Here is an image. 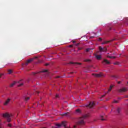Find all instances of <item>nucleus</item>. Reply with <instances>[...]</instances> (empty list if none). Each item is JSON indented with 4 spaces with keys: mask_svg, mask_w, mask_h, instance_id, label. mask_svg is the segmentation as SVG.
<instances>
[{
    "mask_svg": "<svg viewBox=\"0 0 128 128\" xmlns=\"http://www.w3.org/2000/svg\"><path fill=\"white\" fill-rule=\"evenodd\" d=\"M90 116V114H86L84 115L82 117H80L78 122V126H84L86 124V121L84 120L88 118Z\"/></svg>",
    "mask_w": 128,
    "mask_h": 128,
    "instance_id": "f257e3e1",
    "label": "nucleus"
},
{
    "mask_svg": "<svg viewBox=\"0 0 128 128\" xmlns=\"http://www.w3.org/2000/svg\"><path fill=\"white\" fill-rule=\"evenodd\" d=\"M2 116L3 118H5L7 119V122H11L12 120H10V116H12V114H8V113H4L2 114Z\"/></svg>",
    "mask_w": 128,
    "mask_h": 128,
    "instance_id": "f03ea898",
    "label": "nucleus"
},
{
    "mask_svg": "<svg viewBox=\"0 0 128 128\" xmlns=\"http://www.w3.org/2000/svg\"><path fill=\"white\" fill-rule=\"evenodd\" d=\"M22 80H20L18 82H14L12 83L10 85V88H12L16 84H20L18 85V86H24V83H20Z\"/></svg>",
    "mask_w": 128,
    "mask_h": 128,
    "instance_id": "7ed1b4c3",
    "label": "nucleus"
},
{
    "mask_svg": "<svg viewBox=\"0 0 128 128\" xmlns=\"http://www.w3.org/2000/svg\"><path fill=\"white\" fill-rule=\"evenodd\" d=\"M66 122H65V121H63L62 122V124H56V126H57V128H60L62 126H64V128H70V127H67L66 126Z\"/></svg>",
    "mask_w": 128,
    "mask_h": 128,
    "instance_id": "20e7f679",
    "label": "nucleus"
},
{
    "mask_svg": "<svg viewBox=\"0 0 128 128\" xmlns=\"http://www.w3.org/2000/svg\"><path fill=\"white\" fill-rule=\"evenodd\" d=\"M40 72H45L47 76H48V70H44L40 72H32V74H33V76H36V74H38Z\"/></svg>",
    "mask_w": 128,
    "mask_h": 128,
    "instance_id": "39448f33",
    "label": "nucleus"
},
{
    "mask_svg": "<svg viewBox=\"0 0 128 128\" xmlns=\"http://www.w3.org/2000/svg\"><path fill=\"white\" fill-rule=\"evenodd\" d=\"M128 88H122L118 89V92H128Z\"/></svg>",
    "mask_w": 128,
    "mask_h": 128,
    "instance_id": "423d86ee",
    "label": "nucleus"
},
{
    "mask_svg": "<svg viewBox=\"0 0 128 128\" xmlns=\"http://www.w3.org/2000/svg\"><path fill=\"white\" fill-rule=\"evenodd\" d=\"M95 104L94 102H90L89 103V104H87L86 106L87 108H94V106H95Z\"/></svg>",
    "mask_w": 128,
    "mask_h": 128,
    "instance_id": "0eeeda50",
    "label": "nucleus"
},
{
    "mask_svg": "<svg viewBox=\"0 0 128 128\" xmlns=\"http://www.w3.org/2000/svg\"><path fill=\"white\" fill-rule=\"evenodd\" d=\"M99 50L100 52H106L107 49L106 48H102V46H99Z\"/></svg>",
    "mask_w": 128,
    "mask_h": 128,
    "instance_id": "6e6552de",
    "label": "nucleus"
},
{
    "mask_svg": "<svg viewBox=\"0 0 128 128\" xmlns=\"http://www.w3.org/2000/svg\"><path fill=\"white\" fill-rule=\"evenodd\" d=\"M92 76H94L96 78H102V76H104V75H102V74L100 73L99 74H92Z\"/></svg>",
    "mask_w": 128,
    "mask_h": 128,
    "instance_id": "1a4fd4ad",
    "label": "nucleus"
},
{
    "mask_svg": "<svg viewBox=\"0 0 128 128\" xmlns=\"http://www.w3.org/2000/svg\"><path fill=\"white\" fill-rule=\"evenodd\" d=\"M32 62V59H29L25 62V64H24L25 66H28V64H30V62Z\"/></svg>",
    "mask_w": 128,
    "mask_h": 128,
    "instance_id": "9d476101",
    "label": "nucleus"
},
{
    "mask_svg": "<svg viewBox=\"0 0 128 128\" xmlns=\"http://www.w3.org/2000/svg\"><path fill=\"white\" fill-rule=\"evenodd\" d=\"M10 98L7 99L6 100L4 104V106H8V104H10Z\"/></svg>",
    "mask_w": 128,
    "mask_h": 128,
    "instance_id": "9b49d317",
    "label": "nucleus"
},
{
    "mask_svg": "<svg viewBox=\"0 0 128 128\" xmlns=\"http://www.w3.org/2000/svg\"><path fill=\"white\" fill-rule=\"evenodd\" d=\"M116 39H112L111 40H108V41H104V42H103L102 43V44H108V42H114V40Z\"/></svg>",
    "mask_w": 128,
    "mask_h": 128,
    "instance_id": "f8f14e48",
    "label": "nucleus"
},
{
    "mask_svg": "<svg viewBox=\"0 0 128 128\" xmlns=\"http://www.w3.org/2000/svg\"><path fill=\"white\" fill-rule=\"evenodd\" d=\"M102 62V64H104V62H105V64H110V61L106 59H104Z\"/></svg>",
    "mask_w": 128,
    "mask_h": 128,
    "instance_id": "ddd939ff",
    "label": "nucleus"
},
{
    "mask_svg": "<svg viewBox=\"0 0 128 128\" xmlns=\"http://www.w3.org/2000/svg\"><path fill=\"white\" fill-rule=\"evenodd\" d=\"M112 88H114V85L110 86V87L109 88L108 91L106 92V94H108L110 92H112Z\"/></svg>",
    "mask_w": 128,
    "mask_h": 128,
    "instance_id": "4468645a",
    "label": "nucleus"
},
{
    "mask_svg": "<svg viewBox=\"0 0 128 128\" xmlns=\"http://www.w3.org/2000/svg\"><path fill=\"white\" fill-rule=\"evenodd\" d=\"M96 60H102V56L100 55H96Z\"/></svg>",
    "mask_w": 128,
    "mask_h": 128,
    "instance_id": "2eb2a0df",
    "label": "nucleus"
},
{
    "mask_svg": "<svg viewBox=\"0 0 128 128\" xmlns=\"http://www.w3.org/2000/svg\"><path fill=\"white\" fill-rule=\"evenodd\" d=\"M121 110H122V108H117L116 112H117L118 114H120Z\"/></svg>",
    "mask_w": 128,
    "mask_h": 128,
    "instance_id": "dca6fc26",
    "label": "nucleus"
},
{
    "mask_svg": "<svg viewBox=\"0 0 128 128\" xmlns=\"http://www.w3.org/2000/svg\"><path fill=\"white\" fill-rule=\"evenodd\" d=\"M70 64H80V65L82 64V63H78V62L74 63V62H70Z\"/></svg>",
    "mask_w": 128,
    "mask_h": 128,
    "instance_id": "f3484780",
    "label": "nucleus"
},
{
    "mask_svg": "<svg viewBox=\"0 0 128 128\" xmlns=\"http://www.w3.org/2000/svg\"><path fill=\"white\" fill-rule=\"evenodd\" d=\"M62 116H70V112H66L62 114Z\"/></svg>",
    "mask_w": 128,
    "mask_h": 128,
    "instance_id": "a211bd4d",
    "label": "nucleus"
},
{
    "mask_svg": "<svg viewBox=\"0 0 128 128\" xmlns=\"http://www.w3.org/2000/svg\"><path fill=\"white\" fill-rule=\"evenodd\" d=\"M8 74H12V70L10 69L8 70Z\"/></svg>",
    "mask_w": 128,
    "mask_h": 128,
    "instance_id": "6ab92c4d",
    "label": "nucleus"
},
{
    "mask_svg": "<svg viewBox=\"0 0 128 128\" xmlns=\"http://www.w3.org/2000/svg\"><path fill=\"white\" fill-rule=\"evenodd\" d=\"M92 50V48H87L86 50V52H90V50Z\"/></svg>",
    "mask_w": 128,
    "mask_h": 128,
    "instance_id": "aec40b11",
    "label": "nucleus"
},
{
    "mask_svg": "<svg viewBox=\"0 0 128 128\" xmlns=\"http://www.w3.org/2000/svg\"><path fill=\"white\" fill-rule=\"evenodd\" d=\"M107 57L109 58H116V57L114 56H107Z\"/></svg>",
    "mask_w": 128,
    "mask_h": 128,
    "instance_id": "412c9836",
    "label": "nucleus"
},
{
    "mask_svg": "<svg viewBox=\"0 0 128 128\" xmlns=\"http://www.w3.org/2000/svg\"><path fill=\"white\" fill-rule=\"evenodd\" d=\"M28 100H30V97H24V100L26 102H28Z\"/></svg>",
    "mask_w": 128,
    "mask_h": 128,
    "instance_id": "4be33fe9",
    "label": "nucleus"
},
{
    "mask_svg": "<svg viewBox=\"0 0 128 128\" xmlns=\"http://www.w3.org/2000/svg\"><path fill=\"white\" fill-rule=\"evenodd\" d=\"M100 120H106V119L104 118V116H100Z\"/></svg>",
    "mask_w": 128,
    "mask_h": 128,
    "instance_id": "5701e85b",
    "label": "nucleus"
},
{
    "mask_svg": "<svg viewBox=\"0 0 128 128\" xmlns=\"http://www.w3.org/2000/svg\"><path fill=\"white\" fill-rule=\"evenodd\" d=\"M76 112L80 114V109L76 110Z\"/></svg>",
    "mask_w": 128,
    "mask_h": 128,
    "instance_id": "b1692460",
    "label": "nucleus"
},
{
    "mask_svg": "<svg viewBox=\"0 0 128 128\" xmlns=\"http://www.w3.org/2000/svg\"><path fill=\"white\" fill-rule=\"evenodd\" d=\"M112 102L114 104H118V100H114V101H113Z\"/></svg>",
    "mask_w": 128,
    "mask_h": 128,
    "instance_id": "393cba45",
    "label": "nucleus"
},
{
    "mask_svg": "<svg viewBox=\"0 0 128 128\" xmlns=\"http://www.w3.org/2000/svg\"><path fill=\"white\" fill-rule=\"evenodd\" d=\"M84 62H90V60L88 59H86L84 60Z\"/></svg>",
    "mask_w": 128,
    "mask_h": 128,
    "instance_id": "a878e982",
    "label": "nucleus"
},
{
    "mask_svg": "<svg viewBox=\"0 0 128 128\" xmlns=\"http://www.w3.org/2000/svg\"><path fill=\"white\" fill-rule=\"evenodd\" d=\"M75 46H80V43H76V44H75Z\"/></svg>",
    "mask_w": 128,
    "mask_h": 128,
    "instance_id": "bb28decb",
    "label": "nucleus"
},
{
    "mask_svg": "<svg viewBox=\"0 0 128 128\" xmlns=\"http://www.w3.org/2000/svg\"><path fill=\"white\" fill-rule=\"evenodd\" d=\"M102 39L101 38H98V40H99V42H102Z\"/></svg>",
    "mask_w": 128,
    "mask_h": 128,
    "instance_id": "cd10ccee",
    "label": "nucleus"
},
{
    "mask_svg": "<svg viewBox=\"0 0 128 128\" xmlns=\"http://www.w3.org/2000/svg\"><path fill=\"white\" fill-rule=\"evenodd\" d=\"M60 97V95H58V94H56V98H58Z\"/></svg>",
    "mask_w": 128,
    "mask_h": 128,
    "instance_id": "c85d7f7f",
    "label": "nucleus"
},
{
    "mask_svg": "<svg viewBox=\"0 0 128 128\" xmlns=\"http://www.w3.org/2000/svg\"><path fill=\"white\" fill-rule=\"evenodd\" d=\"M104 96H106V94L102 95L101 97H100V98H104Z\"/></svg>",
    "mask_w": 128,
    "mask_h": 128,
    "instance_id": "c756f323",
    "label": "nucleus"
},
{
    "mask_svg": "<svg viewBox=\"0 0 128 128\" xmlns=\"http://www.w3.org/2000/svg\"><path fill=\"white\" fill-rule=\"evenodd\" d=\"M8 126L11 127L12 126V124H8Z\"/></svg>",
    "mask_w": 128,
    "mask_h": 128,
    "instance_id": "7c9ffc66",
    "label": "nucleus"
},
{
    "mask_svg": "<svg viewBox=\"0 0 128 128\" xmlns=\"http://www.w3.org/2000/svg\"><path fill=\"white\" fill-rule=\"evenodd\" d=\"M121 83H122V82H120V81H119L118 82V84H121Z\"/></svg>",
    "mask_w": 128,
    "mask_h": 128,
    "instance_id": "2f4dec72",
    "label": "nucleus"
},
{
    "mask_svg": "<svg viewBox=\"0 0 128 128\" xmlns=\"http://www.w3.org/2000/svg\"><path fill=\"white\" fill-rule=\"evenodd\" d=\"M78 50H82V48H78Z\"/></svg>",
    "mask_w": 128,
    "mask_h": 128,
    "instance_id": "473e14b6",
    "label": "nucleus"
},
{
    "mask_svg": "<svg viewBox=\"0 0 128 128\" xmlns=\"http://www.w3.org/2000/svg\"><path fill=\"white\" fill-rule=\"evenodd\" d=\"M72 42H73V44H74L76 42V41L73 40V41H72Z\"/></svg>",
    "mask_w": 128,
    "mask_h": 128,
    "instance_id": "72a5a7b5",
    "label": "nucleus"
},
{
    "mask_svg": "<svg viewBox=\"0 0 128 128\" xmlns=\"http://www.w3.org/2000/svg\"><path fill=\"white\" fill-rule=\"evenodd\" d=\"M4 74H0V76H4Z\"/></svg>",
    "mask_w": 128,
    "mask_h": 128,
    "instance_id": "f704fd0d",
    "label": "nucleus"
},
{
    "mask_svg": "<svg viewBox=\"0 0 128 128\" xmlns=\"http://www.w3.org/2000/svg\"><path fill=\"white\" fill-rule=\"evenodd\" d=\"M56 78H60V76H58Z\"/></svg>",
    "mask_w": 128,
    "mask_h": 128,
    "instance_id": "c9c22d12",
    "label": "nucleus"
},
{
    "mask_svg": "<svg viewBox=\"0 0 128 128\" xmlns=\"http://www.w3.org/2000/svg\"><path fill=\"white\" fill-rule=\"evenodd\" d=\"M74 128H76V126H74Z\"/></svg>",
    "mask_w": 128,
    "mask_h": 128,
    "instance_id": "e433bc0d",
    "label": "nucleus"
},
{
    "mask_svg": "<svg viewBox=\"0 0 128 128\" xmlns=\"http://www.w3.org/2000/svg\"><path fill=\"white\" fill-rule=\"evenodd\" d=\"M70 48H72V45H70Z\"/></svg>",
    "mask_w": 128,
    "mask_h": 128,
    "instance_id": "4c0bfd02",
    "label": "nucleus"
},
{
    "mask_svg": "<svg viewBox=\"0 0 128 128\" xmlns=\"http://www.w3.org/2000/svg\"><path fill=\"white\" fill-rule=\"evenodd\" d=\"M112 30V28H109V30Z\"/></svg>",
    "mask_w": 128,
    "mask_h": 128,
    "instance_id": "58836bf2",
    "label": "nucleus"
},
{
    "mask_svg": "<svg viewBox=\"0 0 128 128\" xmlns=\"http://www.w3.org/2000/svg\"><path fill=\"white\" fill-rule=\"evenodd\" d=\"M114 64H118L117 63H114Z\"/></svg>",
    "mask_w": 128,
    "mask_h": 128,
    "instance_id": "ea45409f",
    "label": "nucleus"
},
{
    "mask_svg": "<svg viewBox=\"0 0 128 128\" xmlns=\"http://www.w3.org/2000/svg\"><path fill=\"white\" fill-rule=\"evenodd\" d=\"M46 66H48V64H46Z\"/></svg>",
    "mask_w": 128,
    "mask_h": 128,
    "instance_id": "a19ab883",
    "label": "nucleus"
},
{
    "mask_svg": "<svg viewBox=\"0 0 128 128\" xmlns=\"http://www.w3.org/2000/svg\"><path fill=\"white\" fill-rule=\"evenodd\" d=\"M0 78H2V76H0Z\"/></svg>",
    "mask_w": 128,
    "mask_h": 128,
    "instance_id": "79ce46f5",
    "label": "nucleus"
},
{
    "mask_svg": "<svg viewBox=\"0 0 128 128\" xmlns=\"http://www.w3.org/2000/svg\"><path fill=\"white\" fill-rule=\"evenodd\" d=\"M4 124H6V122H4Z\"/></svg>",
    "mask_w": 128,
    "mask_h": 128,
    "instance_id": "37998d69",
    "label": "nucleus"
},
{
    "mask_svg": "<svg viewBox=\"0 0 128 128\" xmlns=\"http://www.w3.org/2000/svg\"><path fill=\"white\" fill-rule=\"evenodd\" d=\"M0 122H2V120L0 119Z\"/></svg>",
    "mask_w": 128,
    "mask_h": 128,
    "instance_id": "c03bdc74",
    "label": "nucleus"
},
{
    "mask_svg": "<svg viewBox=\"0 0 128 128\" xmlns=\"http://www.w3.org/2000/svg\"><path fill=\"white\" fill-rule=\"evenodd\" d=\"M127 84H128V82H127Z\"/></svg>",
    "mask_w": 128,
    "mask_h": 128,
    "instance_id": "a18cd8bd",
    "label": "nucleus"
},
{
    "mask_svg": "<svg viewBox=\"0 0 128 128\" xmlns=\"http://www.w3.org/2000/svg\"><path fill=\"white\" fill-rule=\"evenodd\" d=\"M92 38H94V36L92 37Z\"/></svg>",
    "mask_w": 128,
    "mask_h": 128,
    "instance_id": "49530a36",
    "label": "nucleus"
}]
</instances>
